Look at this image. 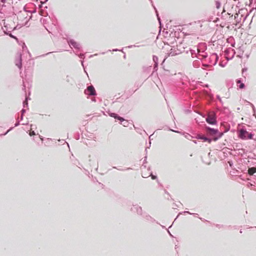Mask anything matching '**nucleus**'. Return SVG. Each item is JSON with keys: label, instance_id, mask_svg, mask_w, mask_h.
Returning <instances> with one entry per match:
<instances>
[{"label": "nucleus", "instance_id": "f257e3e1", "mask_svg": "<svg viewBox=\"0 0 256 256\" xmlns=\"http://www.w3.org/2000/svg\"><path fill=\"white\" fill-rule=\"evenodd\" d=\"M32 18V12L26 10L24 7L23 10L17 12V29L23 26L29 27L28 21Z\"/></svg>", "mask_w": 256, "mask_h": 256}, {"label": "nucleus", "instance_id": "f03ea898", "mask_svg": "<svg viewBox=\"0 0 256 256\" xmlns=\"http://www.w3.org/2000/svg\"><path fill=\"white\" fill-rule=\"evenodd\" d=\"M238 136L242 139L246 140L252 139L253 135L252 134L249 133L246 130L242 129L240 130Z\"/></svg>", "mask_w": 256, "mask_h": 256}, {"label": "nucleus", "instance_id": "7ed1b4c3", "mask_svg": "<svg viewBox=\"0 0 256 256\" xmlns=\"http://www.w3.org/2000/svg\"><path fill=\"white\" fill-rule=\"evenodd\" d=\"M206 121L207 122L211 124H216V118L213 112H210L208 114V118H206Z\"/></svg>", "mask_w": 256, "mask_h": 256}, {"label": "nucleus", "instance_id": "20e7f679", "mask_svg": "<svg viewBox=\"0 0 256 256\" xmlns=\"http://www.w3.org/2000/svg\"><path fill=\"white\" fill-rule=\"evenodd\" d=\"M66 40L70 48H72V46L74 47V48H80L81 46L80 44L74 39L67 38Z\"/></svg>", "mask_w": 256, "mask_h": 256}, {"label": "nucleus", "instance_id": "39448f33", "mask_svg": "<svg viewBox=\"0 0 256 256\" xmlns=\"http://www.w3.org/2000/svg\"><path fill=\"white\" fill-rule=\"evenodd\" d=\"M85 94L88 95L94 96L96 94V91L93 86H90L87 88L85 90Z\"/></svg>", "mask_w": 256, "mask_h": 256}, {"label": "nucleus", "instance_id": "423d86ee", "mask_svg": "<svg viewBox=\"0 0 256 256\" xmlns=\"http://www.w3.org/2000/svg\"><path fill=\"white\" fill-rule=\"evenodd\" d=\"M206 129L207 132L211 135L216 134H217L218 132V130H215L214 128H210V127H206Z\"/></svg>", "mask_w": 256, "mask_h": 256}, {"label": "nucleus", "instance_id": "0eeeda50", "mask_svg": "<svg viewBox=\"0 0 256 256\" xmlns=\"http://www.w3.org/2000/svg\"><path fill=\"white\" fill-rule=\"evenodd\" d=\"M110 116L114 118H117L121 122L125 121L124 119L120 116H118L117 114L114 113H112L110 114Z\"/></svg>", "mask_w": 256, "mask_h": 256}, {"label": "nucleus", "instance_id": "6e6552de", "mask_svg": "<svg viewBox=\"0 0 256 256\" xmlns=\"http://www.w3.org/2000/svg\"><path fill=\"white\" fill-rule=\"evenodd\" d=\"M196 138L198 139L202 140L205 142H208L209 144H210L212 142L211 140L201 135H198Z\"/></svg>", "mask_w": 256, "mask_h": 256}, {"label": "nucleus", "instance_id": "1a4fd4ad", "mask_svg": "<svg viewBox=\"0 0 256 256\" xmlns=\"http://www.w3.org/2000/svg\"><path fill=\"white\" fill-rule=\"evenodd\" d=\"M236 86L240 89H242V88H244V87H245V85H244V83L242 82L240 80H237Z\"/></svg>", "mask_w": 256, "mask_h": 256}, {"label": "nucleus", "instance_id": "9d476101", "mask_svg": "<svg viewBox=\"0 0 256 256\" xmlns=\"http://www.w3.org/2000/svg\"><path fill=\"white\" fill-rule=\"evenodd\" d=\"M255 172H256V168L252 167V168H248V174L250 175H252Z\"/></svg>", "mask_w": 256, "mask_h": 256}, {"label": "nucleus", "instance_id": "9b49d317", "mask_svg": "<svg viewBox=\"0 0 256 256\" xmlns=\"http://www.w3.org/2000/svg\"><path fill=\"white\" fill-rule=\"evenodd\" d=\"M17 42L18 43L20 46H22V48H26L25 43L22 41L19 42L17 38Z\"/></svg>", "mask_w": 256, "mask_h": 256}, {"label": "nucleus", "instance_id": "f8f14e48", "mask_svg": "<svg viewBox=\"0 0 256 256\" xmlns=\"http://www.w3.org/2000/svg\"><path fill=\"white\" fill-rule=\"evenodd\" d=\"M228 42L231 43V46H234V39L232 38H230L228 39Z\"/></svg>", "mask_w": 256, "mask_h": 256}, {"label": "nucleus", "instance_id": "ddd939ff", "mask_svg": "<svg viewBox=\"0 0 256 256\" xmlns=\"http://www.w3.org/2000/svg\"><path fill=\"white\" fill-rule=\"evenodd\" d=\"M152 5H153V4H152ZM153 6V7H154V10H156V16H157V18H158V22H159V23H160V24H161V21H160V18L159 16H158V11H157V10H156V7H155L154 6Z\"/></svg>", "mask_w": 256, "mask_h": 256}, {"label": "nucleus", "instance_id": "4468645a", "mask_svg": "<svg viewBox=\"0 0 256 256\" xmlns=\"http://www.w3.org/2000/svg\"><path fill=\"white\" fill-rule=\"evenodd\" d=\"M220 2L219 1H216V8L218 9L220 7Z\"/></svg>", "mask_w": 256, "mask_h": 256}, {"label": "nucleus", "instance_id": "2eb2a0df", "mask_svg": "<svg viewBox=\"0 0 256 256\" xmlns=\"http://www.w3.org/2000/svg\"><path fill=\"white\" fill-rule=\"evenodd\" d=\"M200 46H202L204 48H206V43H201L200 44Z\"/></svg>", "mask_w": 256, "mask_h": 256}, {"label": "nucleus", "instance_id": "dca6fc26", "mask_svg": "<svg viewBox=\"0 0 256 256\" xmlns=\"http://www.w3.org/2000/svg\"><path fill=\"white\" fill-rule=\"evenodd\" d=\"M6 34H8L10 37L16 39V37L15 36H14V35L12 34H9L8 32H7Z\"/></svg>", "mask_w": 256, "mask_h": 256}, {"label": "nucleus", "instance_id": "f3484780", "mask_svg": "<svg viewBox=\"0 0 256 256\" xmlns=\"http://www.w3.org/2000/svg\"><path fill=\"white\" fill-rule=\"evenodd\" d=\"M30 136H34V135H35V132H34V131H32V132H30Z\"/></svg>", "mask_w": 256, "mask_h": 256}, {"label": "nucleus", "instance_id": "a211bd4d", "mask_svg": "<svg viewBox=\"0 0 256 256\" xmlns=\"http://www.w3.org/2000/svg\"><path fill=\"white\" fill-rule=\"evenodd\" d=\"M253 1H254V3H256V0H250V4H252Z\"/></svg>", "mask_w": 256, "mask_h": 256}, {"label": "nucleus", "instance_id": "6ab92c4d", "mask_svg": "<svg viewBox=\"0 0 256 256\" xmlns=\"http://www.w3.org/2000/svg\"><path fill=\"white\" fill-rule=\"evenodd\" d=\"M223 134L222 132L219 133L218 138H220L222 136Z\"/></svg>", "mask_w": 256, "mask_h": 256}, {"label": "nucleus", "instance_id": "aec40b11", "mask_svg": "<svg viewBox=\"0 0 256 256\" xmlns=\"http://www.w3.org/2000/svg\"><path fill=\"white\" fill-rule=\"evenodd\" d=\"M218 138H214V141H216V140L218 139Z\"/></svg>", "mask_w": 256, "mask_h": 256}, {"label": "nucleus", "instance_id": "412c9836", "mask_svg": "<svg viewBox=\"0 0 256 256\" xmlns=\"http://www.w3.org/2000/svg\"><path fill=\"white\" fill-rule=\"evenodd\" d=\"M44 2H42L40 6V8H42V4H44Z\"/></svg>", "mask_w": 256, "mask_h": 256}, {"label": "nucleus", "instance_id": "4be33fe9", "mask_svg": "<svg viewBox=\"0 0 256 256\" xmlns=\"http://www.w3.org/2000/svg\"><path fill=\"white\" fill-rule=\"evenodd\" d=\"M197 50H198V52H201V51H200V50L199 48H198V49H197Z\"/></svg>", "mask_w": 256, "mask_h": 256}, {"label": "nucleus", "instance_id": "5701e85b", "mask_svg": "<svg viewBox=\"0 0 256 256\" xmlns=\"http://www.w3.org/2000/svg\"><path fill=\"white\" fill-rule=\"evenodd\" d=\"M132 48V46H128V48Z\"/></svg>", "mask_w": 256, "mask_h": 256}, {"label": "nucleus", "instance_id": "b1692460", "mask_svg": "<svg viewBox=\"0 0 256 256\" xmlns=\"http://www.w3.org/2000/svg\"><path fill=\"white\" fill-rule=\"evenodd\" d=\"M150 1L152 4V0H150Z\"/></svg>", "mask_w": 256, "mask_h": 256}, {"label": "nucleus", "instance_id": "393cba45", "mask_svg": "<svg viewBox=\"0 0 256 256\" xmlns=\"http://www.w3.org/2000/svg\"><path fill=\"white\" fill-rule=\"evenodd\" d=\"M47 1H48V0H45V2H47Z\"/></svg>", "mask_w": 256, "mask_h": 256}]
</instances>
